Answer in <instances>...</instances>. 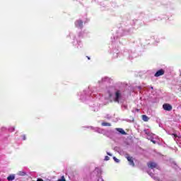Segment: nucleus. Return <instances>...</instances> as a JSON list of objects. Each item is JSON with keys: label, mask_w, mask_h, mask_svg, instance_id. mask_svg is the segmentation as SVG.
Masks as SVG:
<instances>
[{"label": "nucleus", "mask_w": 181, "mask_h": 181, "mask_svg": "<svg viewBox=\"0 0 181 181\" xmlns=\"http://www.w3.org/2000/svg\"><path fill=\"white\" fill-rule=\"evenodd\" d=\"M107 155H108V156H112V154H111V153H107Z\"/></svg>", "instance_id": "dca6fc26"}, {"label": "nucleus", "mask_w": 181, "mask_h": 181, "mask_svg": "<svg viewBox=\"0 0 181 181\" xmlns=\"http://www.w3.org/2000/svg\"><path fill=\"white\" fill-rule=\"evenodd\" d=\"M122 97V94L121 93V90H118L115 93V98L114 101L115 103H119V100H121Z\"/></svg>", "instance_id": "f257e3e1"}, {"label": "nucleus", "mask_w": 181, "mask_h": 181, "mask_svg": "<svg viewBox=\"0 0 181 181\" xmlns=\"http://www.w3.org/2000/svg\"><path fill=\"white\" fill-rule=\"evenodd\" d=\"M102 126L103 127H111L110 123L108 122H102Z\"/></svg>", "instance_id": "9b49d317"}, {"label": "nucleus", "mask_w": 181, "mask_h": 181, "mask_svg": "<svg viewBox=\"0 0 181 181\" xmlns=\"http://www.w3.org/2000/svg\"><path fill=\"white\" fill-rule=\"evenodd\" d=\"M173 136L175 138H177V134H173Z\"/></svg>", "instance_id": "2eb2a0df"}, {"label": "nucleus", "mask_w": 181, "mask_h": 181, "mask_svg": "<svg viewBox=\"0 0 181 181\" xmlns=\"http://www.w3.org/2000/svg\"><path fill=\"white\" fill-rule=\"evenodd\" d=\"M148 168L150 169H155V168H158V164L155 162H149L147 164Z\"/></svg>", "instance_id": "39448f33"}, {"label": "nucleus", "mask_w": 181, "mask_h": 181, "mask_svg": "<svg viewBox=\"0 0 181 181\" xmlns=\"http://www.w3.org/2000/svg\"><path fill=\"white\" fill-rule=\"evenodd\" d=\"M105 160H110V158L108 157V156H106L105 157Z\"/></svg>", "instance_id": "4468645a"}, {"label": "nucleus", "mask_w": 181, "mask_h": 181, "mask_svg": "<svg viewBox=\"0 0 181 181\" xmlns=\"http://www.w3.org/2000/svg\"><path fill=\"white\" fill-rule=\"evenodd\" d=\"M163 108L165 111H172L173 107L169 103H165L163 105Z\"/></svg>", "instance_id": "7ed1b4c3"}, {"label": "nucleus", "mask_w": 181, "mask_h": 181, "mask_svg": "<svg viewBox=\"0 0 181 181\" xmlns=\"http://www.w3.org/2000/svg\"><path fill=\"white\" fill-rule=\"evenodd\" d=\"M113 159H114L115 162H116V163H119V159L117 158L116 157H113Z\"/></svg>", "instance_id": "f8f14e48"}, {"label": "nucleus", "mask_w": 181, "mask_h": 181, "mask_svg": "<svg viewBox=\"0 0 181 181\" xmlns=\"http://www.w3.org/2000/svg\"><path fill=\"white\" fill-rule=\"evenodd\" d=\"M76 26L78 28H83V21L81 20H78L76 22Z\"/></svg>", "instance_id": "423d86ee"}, {"label": "nucleus", "mask_w": 181, "mask_h": 181, "mask_svg": "<svg viewBox=\"0 0 181 181\" xmlns=\"http://www.w3.org/2000/svg\"><path fill=\"white\" fill-rule=\"evenodd\" d=\"M141 118L143 121H144V122H148L149 121V118L148 117V116H146V115H141Z\"/></svg>", "instance_id": "6e6552de"}, {"label": "nucleus", "mask_w": 181, "mask_h": 181, "mask_svg": "<svg viewBox=\"0 0 181 181\" xmlns=\"http://www.w3.org/2000/svg\"><path fill=\"white\" fill-rule=\"evenodd\" d=\"M88 59L90 60V57H87Z\"/></svg>", "instance_id": "aec40b11"}, {"label": "nucleus", "mask_w": 181, "mask_h": 181, "mask_svg": "<svg viewBox=\"0 0 181 181\" xmlns=\"http://www.w3.org/2000/svg\"><path fill=\"white\" fill-rule=\"evenodd\" d=\"M57 181H66V178H64V176H62L61 179H59Z\"/></svg>", "instance_id": "ddd939ff"}, {"label": "nucleus", "mask_w": 181, "mask_h": 181, "mask_svg": "<svg viewBox=\"0 0 181 181\" xmlns=\"http://www.w3.org/2000/svg\"><path fill=\"white\" fill-rule=\"evenodd\" d=\"M23 140L25 141L26 140V136H23Z\"/></svg>", "instance_id": "a211bd4d"}, {"label": "nucleus", "mask_w": 181, "mask_h": 181, "mask_svg": "<svg viewBox=\"0 0 181 181\" xmlns=\"http://www.w3.org/2000/svg\"><path fill=\"white\" fill-rule=\"evenodd\" d=\"M125 158L126 159H127L131 166H133V167L135 166V163H134V158L132 156H130L129 154H126Z\"/></svg>", "instance_id": "f03ea898"}, {"label": "nucleus", "mask_w": 181, "mask_h": 181, "mask_svg": "<svg viewBox=\"0 0 181 181\" xmlns=\"http://www.w3.org/2000/svg\"><path fill=\"white\" fill-rule=\"evenodd\" d=\"M7 180L8 181H12L15 180V175H11L7 177Z\"/></svg>", "instance_id": "1a4fd4ad"}, {"label": "nucleus", "mask_w": 181, "mask_h": 181, "mask_svg": "<svg viewBox=\"0 0 181 181\" xmlns=\"http://www.w3.org/2000/svg\"><path fill=\"white\" fill-rule=\"evenodd\" d=\"M37 181H43V179H42V178H38V179L37 180Z\"/></svg>", "instance_id": "f3484780"}, {"label": "nucleus", "mask_w": 181, "mask_h": 181, "mask_svg": "<svg viewBox=\"0 0 181 181\" xmlns=\"http://www.w3.org/2000/svg\"><path fill=\"white\" fill-rule=\"evenodd\" d=\"M151 141L153 142V144H156V141H155L153 140H152Z\"/></svg>", "instance_id": "6ab92c4d"}, {"label": "nucleus", "mask_w": 181, "mask_h": 181, "mask_svg": "<svg viewBox=\"0 0 181 181\" xmlns=\"http://www.w3.org/2000/svg\"><path fill=\"white\" fill-rule=\"evenodd\" d=\"M18 175L19 176H26V173H25V171H19V172L18 173Z\"/></svg>", "instance_id": "9d476101"}, {"label": "nucleus", "mask_w": 181, "mask_h": 181, "mask_svg": "<svg viewBox=\"0 0 181 181\" xmlns=\"http://www.w3.org/2000/svg\"><path fill=\"white\" fill-rule=\"evenodd\" d=\"M163 74H165V70L161 69L156 72V74H154V76L160 77V76H163Z\"/></svg>", "instance_id": "20e7f679"}, {"label": "nucleus", "mask_w": 181, "mask_h": 181, "mask_svg": "<svg viewBox=\"0 0 181 181\" xmlns=\"http://www.w3.org/2000/svg\"><path fill=\"white\" fill-rule=\"evenodd\" d=\"M116 129L118 132H119V134H122V135H127V132H125L122 128H117Z\"/></svg>", "instance_id": "0eeeda50"}]
</instances>
